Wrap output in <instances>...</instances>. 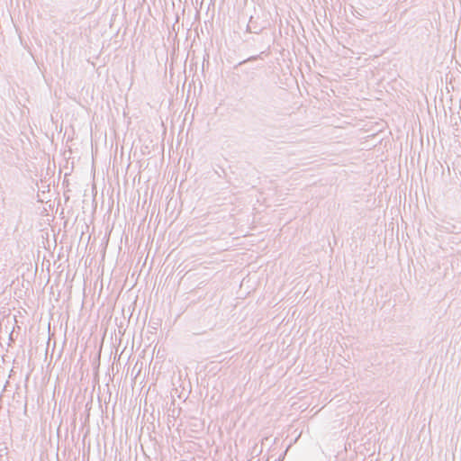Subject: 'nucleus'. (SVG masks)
Wrapping results in <instances>:
<instances>
[{
  "mask_svg": "<svg viewBox=\"0 0 461 461\" xmlns=\"http://www.w3.org/2000/svg\"><path fill=\"white\" fill-rule=\"evenodd\" d=\"M267 27V22L263 19L258 14L250 15L249 21L247 25V32L250 33H260Z\"/></svg>",
  "mask_w": 461,
  "mask_h": 461,
  "instance_id": "nucleus-1",
  "label": "nucleus"
},
{
  "mask_svg": "<svg viewBox=\"0 0 461 461\" xmlns=\"http://www.w3.org/2000/svg\"><path fill=\"white\" fill-rule=\"evenodd\" d=\"M259 58H260V55L251 56V57L248 58L247 59H245V60H243V61L240 62V64H239V65H242V64H244V63H246V62H249V61L256 60V59H259Z\"/></svg>",
  "mask_w": 461,
  "mask_h": 461,
  "instance_id": "nucleus-2",
  "label": "nucleus"
}]
</instances>
